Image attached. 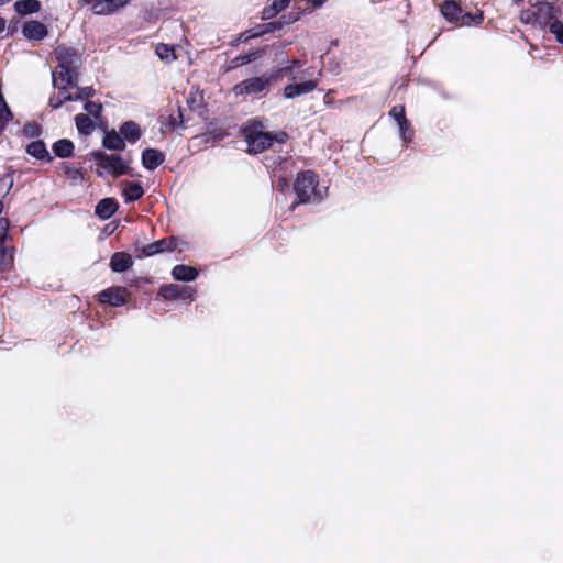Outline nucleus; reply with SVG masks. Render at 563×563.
<instances>
[{
  "mask_svg": "<svg viewBox=\"0 0 563 563\" xmlns=\"http://www.w3.org/2000/svg\"><path fill=\"white\" fill-rule=\"evenodd\" d=\"M254 57L251 54L243 55L236 58L241 65L250 63Z\"/></svg>",
  "mask_w": 563,
  "mask_h": 563,
  "instance_id": "nucleus-37",
  "label": "nucleus"
},
{
  "mask_svg": "<svg viewBox=\"0 0 563 563\" xmlns=\"http://www.w3.org/2000/svg\"><path fill=\"white\" fill-rule=\"evenodd\" d=\"M515 2L519 3V2H522L523 0H514Z\"/></svg>",
  "mask_w": 563,
  "mask_h": 563,
  "instance_id": "nucleus-44",
  "label": "nucleus"
},
{
  "mask_svg": "<svg viewBox=\"0 0 563 563\" xmlns=\"http://www.w3.org/2000/svg\"><path fill=\"white\" fill-rule=\"evenodd\" d=\"M172 276L176 280L192 282L197 278L198 272L191 266L176 265L172 271Z\"/></svg>",
  "mask_w": 563,
  "mask_h": 563,
  "instance_id": "nucleus-13",
  "label": "nucleus"
},
{
  "mask_svg": "<svg viewBox=\"0 0 563 563\" xmlns=\"http://www.w3.org/2000/svg\"><path fill=\"white\" fill-rule=\"evenodd\" d=\"M97 166L107 174L119 176L125 173L126 165L118 155L98 152L95 154Z\"/></svg>",
  "mask_w": 563,
  "mask_h": 563,
  "instance_id": "nucleus-6",
  "label": "nucleus"
},
{
  "mask_svg": "<svg viewBox=\"0 0 563 563\" xmlns=\"http://www.w3.org/2000/svg\"><path fill=\"white\" fill-rule=\"evenodd\" d=\"M155 54L161 60L165 62L166 64H170L177 59L174 47L167 44H157L155 47Z\"/></svg>",
  "mask_w": 563,
  "mask_h": 563,
  "instance_id": "nucleus-20",
  "label": "nucleus"
},
{
  "mask_svg": "<svg viewBox=\"0 0 563 563\" xmlns=\"http://www.w3.org/2000/svg\"><path fill=\"white\" fill-rule=\"evenodd\" d=\"M537 13V25L545 29L552 21L560 19L562 9L558 1H538L534 3Z\"/></svg>",
  "mask_w": 563,
  "mask_h": 563,
  "instance_id": "nucleus-5",
  "label": "nucleus"
},
{
  "mask_svg": "<svg viewBox=\"0 0 563 563\" xmlns=\"http://www.w3.org/2000/svg\"><path fill=\"white\" fill-rule=\"evenodd\" d=\"M58 96L52 97L49 99V104L53 108H59L64 101H71L74 100V96L71 92H68V88L65 89H58Z\"/></svg>",
  "mask_w": 563,
  "mask_h": 563,
  "instance_id": "nucleus-27",
  "label": "nucleus"
},
{
  "mask_svg": "<svg viewBox=\"0 0 563 563\" xmlns=\"http://www.w3.org/2000/svg\"><path fill=\"white\" fill-rule=\"evenodd\" d=\"M389 115L399 124L402 122V124L406 122V109L405 106H395L389 111Z\"/></svg>",
  "mask_w": 563,
  "mask_h": 563,
  "instance_id": "nucleus-32",
  "label": "nucleus"
},
{
  "mask_svg": "<svg viewBox=\"0 0 563 563\" xmlns=\"http://www.w3.org/2000/svg\"><path fill=\"white\" fill-rule=\"evenodd\" d=\"M22 33L24 37L32 41H42L46 37L47 27L38 21H29L23 25Z\"/></svg>",
  "mask_w": 563,
  "mask_h": 563,
  "instance_id": "nucleus-9",
  "label": "nucleus"
},
{
  "mask_svg": "<svg viewBox=\"0 0 563 563\" xmlns=\"http://www.w3.org/2000/svg\"><path fill=\"white\" fill-rule=\"evenodd\" d=\"M290 3V0H274L269 9L264 10V16L271 19L277 13L285 10Z\"/></svg>",
  "mask_w": 563,
  "mask_h": 563,
  "instance_id": "nucleus-26",
  "label": "nucleus"
},
{
  "mask_svg": "<svg viewBox=\"0 0 563 563\" xmlns=\"http://www.w3.org/2000/svg\"><path fill=\"white\" fill-rule=\"evenodd\" d=\"M294 187L300 202L319 201L325 194V188L317 186V178L310 172L299 174Z\"/></svg>",
  "mask_w": 563,
  "mask_h": 563,
  "instance_id": "nucleus-4",
  "label": "nucleus"
},
{
  "mask_svg": "<svg viewBox=\"0 0 563 563\" xmlns=\"http://www.w3.org/2000/svg\"><path fill=\"white\" fill-rule=\"evenodd\" d=\"M117 209V202L111 198H106L99 201L96 206V214L101 219L106 220L112 217Z\"/></svg>",
  "mask_w": 563,
  "mask_h": 563,
  "instance_id": "nucleus-14",
  "label": "nucleus"
},
{
  "mask_svg": "<svg viewBox=\"0 0 563 563\" xmlns=\"http://www.w3.org/2000/svg\"><path fill=\"white\" fill-rule=\"evenodd\" d=\"M398 128H399V132H400V137L405 141V142H411L412 139H413V135H415V131L411 126V123L409 122L408 119H406V122L402 124V122H400L399 124H397Z\"/></svg>",
  "mask_w": 563,
  "mask_h": 563,
  "instance_id": "nucleus-28",
  "label": "nucleus"
},
{
  "mask_svg": "<svg viewBox=\"0 0 563 563\" xmlns=\"http://www.w3.org/2000/svg\"><path fill=\"white\" fill-rule=\"evenodd\" d=\"M10 222L7 218H0V244H4L9 234Z\"/></svg>",
  "mask_w": 563,
  "mask_h": 563,
  "instance_id": "nucleus-33",
  "label": "nucleus"
},
{
  "mask_svg": "<svg viewBox=\"0 0 563 563\" xmlns=\"http://www.w3.org/2000/svg\"><path fill=\"white\" fill-rule=\"evenodd\" d=\"M437 5L445 21L455 26L479 25L484 21V12L482 10H476L474 13L464 12L460 1L456 0H444Z\"/></svg>",
  "mask_w": 563,
  "mask_h": 563,
  "instance_id": "nucleus-2",
  "label": "nucleus"
},
{
  "mask_svg": "<svg viewBox=\"0 0 563 563\" xmlns=\"http://www.w3.org/2000/svg\"><path fill=\"white\" fill-rule=\"evenodd\" d=\"M85 110L92 117H95L96 119L99 118V115L101 114V111H102V107L100 103H96V102H87L85 104Z\"/></svg>",
  "mask_w": 563,
  "mask_h": 563,
  "instance_id": "nucleus-34",
  "label": "nucleus"
},
{
  "mask_svg": "<svg viewBox=\"0 0 563 563\" xmlns=\"http://www.w3.org/2000/svg\"><path fill=\"white\" fill-rule=\"evenodd\" d=\"M5 24V20L0 16V33L4 31Z\"/></svg>",
  "mask_w": 563,
  "mask_h": 563,
  "instance_id": "nucleus-41",
  "label": "nucleus"
},
{
  "mask_svg": "<svg viewBox=\"0 0 563 563\" xmlns=\"http://www.w3.org/2000/svg\"><path fill=\"white\" fill-rule=\"evenodd\" d=\"M84 4H91L92 10L96 12V4L101 2V0H80Z\"/></svg>",
  "mask_w": 563,
  "mask_h": 563,
  "instance_id": "nucleus-38",
  "label": "nucleus"
},
{
  "mask_svg": "<svg viewBox=\"0 0 563 563\" xmlns=\"http://www.w3.org/2000/svg\"><path fill=\"white\" fill-rule=\"evenodd\" d=\"M102 144L104 147L112 151H122L125 147V143L122 135L120 134V132L118 133L115 131H110L106 133Z\"/></svg>",
  "mask_w": 563,
  "mask_h": 563,
  "instance_id": "nucleus-15",
  "label": "nucleus"
},
{
  "mask_svg": "<svg viewBox=\"0 0 563 563\" xmlns=\"http://www.w3.org/2000/svg\"><path fill=\"white\" fill-rule=\"evenodd\" d=\"M129 295L125 287H110L99 294V301L112 307H120L126 302Z\"/></svg>",
  "mask_w": 563,
  "mask_h": 563,
  "instance_id": "nucleus-8",
  "label": "nucleus"
},
{
  "mask_svg": "<svg viewBox=\"0 0 563 563\" xmlns=\"http://www.w3.org/2000/svg\"><path fill=\"white\" fill-rule=\"evenodd\" d=\"M14 8L19 14L25 15L38 12L41 10V2L37 0H20L15 2Z\"/></svg>",
  "mask_w": 563,
  "mask_h": 563,
  "instance_id": "nucleus-19",
  "label": "nucleus"
},
{
  "mask_svg": "<svg viewBox=\"0 0 563 563\" xmlns=\"http://www.w3.org/2000/svg\"><path fill=\"white\" fill-rule=\"evenodd\" d=\"M268 86H269L268 77H265V76L253 77V78L245 79L242 82L235 85L233 87V92L236 96L255 95V93L263 92L264 90H266L268 88Z\"/></svg>",
  "mask_w": 563,
  "mask_h": 563,
  "instance_id": "nucleus-7",
  "label": "nucleus"
},
{
  "mask_svg": "<svg viewBox=\"0 0 563 563\" xmlns=\"http://www.w3.org/2000/svg\"><path fill=\"white\" fill-rule=\"evenodd\" d=\"M53 151L58 157H69L74 151V144L71 141L63 139L53 144Z\"/></svg>",
  "mask_w": 563,
  "mask_h": 563,
  "instance_id": "nucleus-22",
  "label": "nucleus"
},
{
  "mask_svg": "<svg viewBox=\"0 0 563 563\" xmlns=\"http://www.w3.org/2000/svg\"><path fill=\"white\" fill-rule=\"evenodd\" d=\"M184 292H188V297L191 296V291L189 288H180L179 286L177 285H166V286H163L159 290V294L162 295V297H164L165 299H176L178 298L179 296H181Z\"/></svg>",
  "mask_w": 563,
  "mask_h": 563,
  "instance_id": "nucleus-21",
  "label": "nucleus"
},
{
  "mask_svg": "<svg viewBox=\"0 0 563 563\" xmlns=\"http://www.w3.org/2000/svg\"><path fill=\"white\" fill-rule=\"evenodd\" d=\"M10 1H11V0H0V7H1V5H3V4H5V3H8V2H10Z\"/></svg>",
  "mask_w": 563,
  "mask_h": 563,
  "instance_id": "nucleus-42",
  "label": "nucleus"
},
{
  "mask_svg": "<svg viewBox=\"0 0 563 563\" xmlns=\"http://www.w3.org/2000/svg\"><path fill=\"white\" fill-rule=\"evenodd\" d=\"M173 249H174V246L172 245V242H167L166 240H161V241H157V242L146 245L143 249V254L145 256H152V255L161 253L165 250L170 251Z\"/></svg>",
  "mask_w": 563,
  "mask_h": 563,
  "instance_id": "nucleus-23",
  "label": "nucleus"
},
{
  "mask_svg": "<svg viewBox=\"0 0 563 563\" xmlns=\"http://www.w3.org/2000/svg\"><path fill=\"white\" fill-rule=\"evenodd\" d=\"M549 31L554 34L555 40L563 44V23L556 19L555 21H552L551 24L547 26Z\"/></svg>",
  "mask_w": 563,
  "mask_h": 563,
  "instance_id": "nucleus-30",
  "label": "nucleus"
},
{
  "mask_svg": "<svg viewBox=\"0 0 563 563\" xmlns=\"http://www.w3.org/2000/svg\"><path fill=\"white\" fill-rule=\"evenodd\" d=\"M26 152L29 155L37 158V159H41V161H51L52 157L44 144V142L42 141H34L32 143H30L26 147Z\"/></svg>",
  "mask_w": 563,
  "mask_h": 563,
  "instance_id": "nucleus-18",
  "label": "nucleus"
},
{
  "mask_svg": "<svg viewBox=\"0 0 563 563\" xmlns=\"http://www.w3.org/2000/svg\"><path fill=\"white\" fill-rule=\"evenodd\" d=\"M123 195L126 201H135L144 195V190L140 184L130 183L123 188Z\"/></svg>",
  "mask_w": 563,
  "mask_h": 563,
  "instance_id": "nucleus-24",
  "label": "nucleus"
},
{
  "mask_svg": "<svg viewBox=\"0 0 563 563\" xmlns=\"http://www.w3.org/2000/svg\"><path fill=\"white\" fill-rule=\"evenodd\" d=\"M129 3V0H101L96 4L97 14H110Z\"/></svg>",
  "mask_w": 563,
  "mask_h": 563,
  "instance_id": "nucleus-16",
  "label": "nucleus"
},
{
  "mask_svg": "<svg viewBox=\"0 0 563 563\" xmlns=\"http://www.w3.org/2000/svg\"><path fill=\"white\" fill-rule=\"evenodd\" d=\"M12 252L4 246V244H0V269H5L12 263Z\"/></svg>",
  "mask_w": 563,
  "mask_h": 563,
  "instance_id": "nucleus-29",
  "label": "nucleus"
},
{
  "mask_svg": "<svg viewBox=\"0 0 563 563\" xmlns=\"http://www.w3.org/2000/svg\"><path fill=\"white\" fill-rule=\"evenodd\" d=\"M312 7H320L323 0H306Z\"/></svg>",
  "mask_w": 563,
  "mask_h": 563,
  "instance_id": "nucleus-39",
  "label": "nucleus"
},
{
  "mask_svg": "<svg viewBox=\"0 0 563 563\" xmlns=\"http://www.w3.org/2000/svg\"><path fill=\"white\" fill-rule=\"evenodd\" d=\"M1 181H5L7 183V191L12 187V184H13V180L11 178H3L0 180Z\"/></svg>",
  "mask_w": 563,
  "mask_h": 563,
  "instance_id": "nucleus-40",
  "label": "nucleus"
},
{
  "mask_svg": "<svg viewBox=\"0 0 563 563\" xmlns=\"http://www.w3.org/2000/svg\"><path fill=\"white\" fill-rule=\"evenodd\" d=\"M120 134L124 141L134 143L141 137V130L135 122L130 121L120 126Z\"/></svg>",
  "mask_w": 563,
  "mask_h": 563,
  "instance_id": "nucleus-17",
  "label": "nucleus"
},
{
  "mask_svg": "<svg viewBox=\"0 0 563 563\" xmlns=\"http://www.w3.org/2000/svg\"><path fill=\"white\" fill-rule=\"evenodd\" d=\"M520 20L526 24H537V13L534 3L531 4V9L521 11Z\"/></svg>",
  "mask_w": 563,
  "mask_h": 563,
  "instance_id": "nucleus-31",
  "label": "nucleus"
},
{
  "mask_svg": "<svg viewBox=\"0 0 563 563\" xmlns=\"http://www.w3.org/2000/svg\"><path fill=\"white\" fill-rule=\"evenodd\" d=\"M24 133L27 136H34L38 134V128L35 124H26L24 126Z\"/></svg>",
  "mask_w": 563,
  "mask_h": 563,
  "instance_id": "nucleus-36",
  "label": "nucleus"
},
{
  "mask_svg": "<svg viewBox=\"0 0 563 563\" xmlns=\"http://www.w3.org/2000/svg\"><path fill=\"white\" fill-rule=\"evenodd\" d=\"M133 264L132 257L124 252L114 253L110 261V267L113 272L121 273L129 269Z\"/></svg>",
  "mask_w": 563,
  "mask_h": 563,
  "instance_id": "nucleus-12",
  "label": "nucleus"
},
{
  "mask_svg": "<svg viewBox=\"0 0 563 563\" xmlns=\"http://www.w3.org/2000/svg\"><path fill=\"white\" fill-rule=\"evenodd\" d=\"M58 69L53 73V84L57 89L76 88V69L81 64V56L74 48L58 46L55 49Z\"/></svg>",
  "mask_w": 563,
  "mask_h": 563,
  "instance_id": "nucleus-1",
  "label": "nucleus"
},
{
  "mask_svg": "<svg viewBox=\"0 0 563 563\" xmlns=\"http://www.w3.org/2000/svg\"><path fill=\"white\" fill-rule=\"evenodd\" d=\"M317 88L314 80H307L301 84H290L284 88V97L291 99L313 91Z\"/></svg>",
  "mask_w": 563,
  "mask_h": 563,
  "instance_id": "nucleus-10",
  "label": "nucleus"
},
{
  "mask_svg": "<svg viewBox=\"0 0 563 563\" xmlns=\"http://www.w3.org/2000/svg\"><path fill=\"white\" fill-rule=\"evenodd\" d=\"M245 140L249 145V151L253 153H262L268 148L274 141L283 143L286 139V133L271 134L264 131V125L261 121H250L244 129Z\"/></svg>",
  "mask_w": 563,
  "mask_h": 563,
  "instance_id": "nucleus-3",
  "label": "nucleus"
},
{
  "mask_svg": "<svg viewBox=\"0 0 563 563\" xmlns=\"http://www.w3.org/2000/svg\"><path fill=\"white\" fill-rule=\"evenodd\" d=\"M91 93H92V88H90V87L76 88V92L73 93V96H74V100H78V99L88 98L91 96Z\"/></svg>",
  "mask_w": 563,
  "mask_h": 563,
  "instance_id": "nucleus-35",
  "label": "nucleus"
},
{
  "mask_svg": "<svg viewBox=\"0 0 563 563\" xmlns=\"http://www.w3.org/2000/svg\"><path fill=\"white\" fill-rule=\"evenodd\" d=\"M75 122L78 131L82 134H90L93 130V123L87 114H77Z\"/></svg>",
  "mask_w": 563,
  "mask_h": 563,
  "instance_id": "nucleus-25",
  "label": "nucleus"
},
{
  "mask_svg": "<svg viewBox=\"0 0 563 563\" xmlns=\"http://www.w3.org/2000/svg\"><path fill=\"white\" fill-rule=\"evenodd\" d=\"M164 159V154L155 148H147L142 153V165L148 170H153L158 167Z\"/></svg>",
  "mask_w": 563,
  "mask_h": 563,
  "instance_id": "nucleus-11",
  "label": "nucleus"
},
{
  "mask_svg": "<svg viewBox=\"0 0 563 563\" xmlns=\"http://www.w3.org/2000/svg\"><path fill=\"white\" fill-rule=\"evenodd\" d=\"M2 210H3V203H2V201L0 200V213L2 212Z\"/></svg>",
  "mask_w": 563,
  "mask_h": 563,
  "instance_id": "nucleus-43",
  "label": "nucleus"
}]
</instances>
